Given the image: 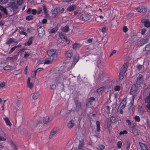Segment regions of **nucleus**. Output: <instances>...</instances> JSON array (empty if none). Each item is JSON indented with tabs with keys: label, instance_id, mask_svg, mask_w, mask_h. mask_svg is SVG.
I'll list each match as a JSON object with an SVG mask.
<instances>
[{
	"label": "nucleus",
	"instance_id": "1",
	"mask_svg": "<svg viewBox=\"0 0 150 150\" xmlns=\"http://www.w3.org/2000/svg\"><path fill=\"white\" fill-rule=\"evenodd\" d=\"M74 103L76 107L72 108L71 110L72 111H78L81 108L82 106L81 102L76 99L74 100Z\"/></svg>",
	"mask_w": 150,
	"mask_h": 150
},
{
	"label": "nucleus",
	"instance_id": "2",
	"mask_svg": "<svg viewBox=\"0 0 150 150\" xmlns=\"http://www.w3.org/2000/svg\"><path fill=\"white\" fill-rule=\"evenodd\" d=\"M56 50L55 49H51L47 51L48 55L51 58L55 59L57 57V54L56 53Z\"/></svg>",
	"mask_w": 150,
	"mask_h": 150
},
{
	"label": "nucleus",
	"instance_id": "3",
	"mask_svg": "<svg viewBox=\"0 0 150 150\" xmlns=\"http://www.w3.org/2000/svg\"><path fill=\"white\" fill-rule=\"evenodd\" d=\"M44 28V26H42L40 25L38 26L37 31L38 36L40 37H42L45 34Z\"/></svg>",
	"mask_w": 150,
	"mask_h": 150
},
{
	"label": "nucleus",
	"instance_id": "4",
	"mask_svg": "<svg viewBox=\"0 0 150 150\" xmlns=\"http://www.w3.org/2000/svg\"><path fill=\"white\" fill-rule=\"evenodd\" d=\"M137 87L135 84H133L131 87L130 93L131 94L134 95L137 93Z\"/></svg>",
	"mask_w": 150,
	"mask_h": 150
},
{
	"label": "nucleus",
	"instance_id": "5",
	"mask_svg": "<svg viewBox=\"0 0 150 150\" xmlns=\"http://www.w3.org/2000/svg\"><path fill=\"white\" fill-rule=\"evenodd\" d=\"M64 75V74H61L60 72H57L55 74V75L54 76H55V81L56 82H58V81L60 80L61 79V77L62 76H63Z\"/></svg>",
	"mask_w": 150,
	"mask_h": 150
},
{
	"label": "nucleus",
	"instance_id": "6",
	"mask_svg": "<svg viewBox=\"0 0 150 150\" xmlns=\"http://www.w3.org/2000/svg\"><path fill=\"white\" fill-rule=\"evenodd\" d=\"M147 8L144 6H141L137 8V11L141 13H144L147 11Z\"/></svg>",
	"mask_w": 150,
	"mask_h": 150
},
{
	"label": "nucleus",
	"instance_id": "7",
	"mask_svg": "<svg viewBox=\"0 0 150 150\" xmlns=\"http://www.w3.org/2000/svg\"><path fill=\"white\" fill-rule=\"evenodd\" d=\"M79 18L81 20L87 21L89 19V16L86 14H82L80 16Z\"/></svg>",
	"mask_w": 150,
	"mask_h": 150
},
{
	"label": "nucleus",
	"instance_id": "8",
	"mask_svg": "<svg viewBox=\"0 0 150 150\" xmlns=\"http://www.w3.org/2000/svg\"><path fill=\"white\" fill-rule=\"evenodd\" d=\"M57 132V130L56 129H54L51 131L48 138L49 139H51Z\"/></svg>",
	"mask_w": 150,
	"mask_h": 150
},
{
	"label": "nucleus",
	"instance_id": "9",
	"mask_svg": "<svg viewBox=\"0 0 150 150\" xmlns=\"http://www.w3.org/2000/svg\"><path fill=\"white\" fill-rule=\"evenodd\" d=\"M126 101L127 98H124L123 99L119 106V107H120V108L123 109L125 107L127 103Z\"/></svg>",
	"mask_w": 150,
	"mask_h": 150
},
{
	"label": "nucleus",
	"instance_id": "10",
	"mask_svg": "<svg viewBox=\"0 0 150 150\" xmlns=\"http://www.w3.org/2000/svg\"><path fill=\"white\" fill-rule=\"evenodd\" d=\"M143 81V76L142 75L139 74L136 83L137 84L140 85L142 83Z\"/></svg>",
	"mask_w": 150,
	"mask_h": 150
},
{
	"label": "nucleus",
	"instance_id": "11",
	"mask_svg": "<svg viewBox=\"0 0 150 150\" xmlns=\"http://www.w3.org/2000/svg\"><path fill=\"white\" fill-rule=\"evenodd\" d=\"M8 6L9 7L14 11H16L17 8L16 4L13 2H11L9 4Z\"/></svg>",
	"mask_w": 150,
	"mask_h": 150
},
{
	"label": "nucleus",
	"instance_id": "12",
	"mask_svg": "<svg viewBox=\"0 0 150 150\" xmlns=\"http://www.w3.org/2000/svg\"><path fill=\"white\" fill-rule=\"evenodd\" d=\"M95 100V98L93 97H91L88 98L87 100L86 105L89 106L91 105L92 103Z\"/></svg>",
	"mask_w": 150,
	"mask_h": 150
},
{
	"label": "nucleus",
	"instance_id": "13",
	"mask_svg": "<svg viewBox=\"0 0 150 150\" xmlns=\"http://www.w3.org/2000/svg\"><path fill=\"white\" fill-rule=\"evenodd\" d=\"M60 10L59 8H57L54 9L52 11V14L53 15L52 17H55Z\"/></svg>",
	"mask_w": 150,
	"mask_h": 150
},
{
	"label": "nucleus",
	"instance_id": "14",
	"mask_svg": "<svg viewBox=\"0 0 150 150\" xmlns=\"http://www.w3.org/2000/svg\"><path fill=\"white\" fill-rule=\"evenodd\" d=\"M84 146V140L83 139H81L79 143V146L78 147L79 150L81 149H83Z\"/></svg>",
	"mask_w": 150,
	"mask_h": 150
},
{
	"label": "nucleus",
	"instance_id": "15",
	"mask_svg": "<svg viewBox=\"0 0 150 150\" xmlns=\"http://www.w3.org/2000/svg\"><path fill=\"white\" fill-rule=\"evenodd\" d=\"M142 23L144 24V26L146 27H149L150 26V22L149 21L147 20L146 19H142L141 21Z\"/></svg>",
	"mask_w": 150,
	"mask_h": 150
},
{
	"label": "nucleus",
	"instance_id": "16",
	"mask_svg": "<svg viewBox=\"0 0 150 150\" xmlns=\"http://www.w3.org/2000/svg\"><path fill=\"white\" fill-rule=\"evenodd\" d=\"M73 55V53L71 51H69L66 52L65 55L66 57L67 58H70Z\"/></svg>",
	"mask_w": 150,
	"mask_h": 150
},
{
	"label": "nucleus",
	"instance_id": "17",
	"mask_svg": "<svg viewBox=\"0 0 150 150\" xmlns=\"http://www.w3.org/2000/svg\"><path fill=\"white\" fill-rule=\"evenodd\" d=\"M142 150H149L147 146L144 144L139 142Z\"/></svg>",
	"mask_w": 150,
	"mask_h": 150
},
{
	"label": "nucleus",
	"instance_id": "18",
	"mask_svg": "<svg viewBox=\"0 0 150 150\" xmlns=\"http://www.w3.org/2000/svg\"><path fill=\"white\" fill-rule=\"evenodd\" d=\"M74 120H72L69 121L68 124H67V127L69 128H71L74 126Z\"/></svg>",
	"mask_w": 150,
	"mask_h": 150
},
{
	"label": "nucleus",
	"instance_id": "19",
	"mask_svg": "<svg viewBox=\"0 0 150 150\" xmlns=\"http://www.w3.org/2000/svg\"><path fill=\"white\" fill-rule=\"evenodd\" d=\"M145 100V103H147L146 107L149 109H150V99L147 97Z\"/></svg>",
	"mask_w": 150,
	"mask_h": 150
},
{
	"label": "nucleus",
	"instance_id": "20",
	"mask_svg": "<svg viewBox=\"0 0 150 150\" xmlns=\"http://www.w3.org/2000/svg\"><path fill=\"white\" fill-rule=\"evenodd\" d=\"M104 77V75L102 71H100L99 75L98 76V79L100 80H102Z\"/></svg>",
	"mask_w": 150,
	"mask_h": 150
},
{
	"label": "nucleus",
	"instance_id": "21",
	"mask_svg": "<svg viewBox=\"0 0 150 150\" xmlns=\"http://www.w3.org/2000/svg\"><path fill=\"white\" fill-rule=\"evenodd\" d=\"M128 66V64L127 63H125L121 69V70L125 72Z\"/></svg>",
	"mask_w": 150,
	"mask_h": 150
},
{
	"label": "nucleus",
	"instance_id": "22",
	"mask_svg": "<svg viewBox=\"0 0 150 150\" xmlns=\"http://www.w3.org/2000/svg\"><path fill=\"white\" fill-rule=\"evenodd\" d=\"M54 59L53 58H51L50 57L47 58L45 61L44 63L46 64H48L51 63Z\"/></svg>",
	"mask_w": 150,
	"mask_h": 150
},
{
	"label": "nucleus",
	"instance_id": "23",
	"mask_svg": "<svg viewBox=\"0 0 150 150\" xmlns=\"http://www.w3.org/2000/svg\"><path fill=\"white\" fill-rule=\"evenodd\" d=\"M125 72H124L120 70V71L119 73V80L120 81H121L124 78V76L125 75Z\"/></svg>",
	"mask_w": 150,
	"mask_h": 150
},
{
	"label": "nucleus",
	"instance_id": "24",
	"mask_svg": "<svg viewBox=\"0 0 150 150\" xmlns=\"http://www.w3.org/2000/svg\"><path fill=\"white\" fill-rule=\"evenodd\" d=\"M0 10L5 14L6 15H7L8 14V12L7 9L6 8L3 7L1 6H0Z\"/></svg>",
	"mask_w": 150,
	"mask_h": 150
},
{
	"label": "nucleus",
	"instance_id": "25",
	"mask_svg": "<svg viewBox=\"0 0 150 150\" xmlns=\"http://www.w3.org/2000/svg\"><path fill=\"white\" fill-rule=\"evenodd\" d=\"M4 120L7 125H8L9 126H11V123L8 117L4 118Z\"/></svg>",
	"mask_w": 150,
	"mask_h": 150
},
{
	"label": "nucleus",
	"instance_id": "26",
	"mask_svg": "<svg viewBox=\"0 0 150 150\" xmlns=\"http://www.w3.org/2000/svg\"><path fill=\"white\" fill-rule=\"evenodd\" d=\"M76 7V5H72V6H70L67 8V10L69 11H71L74 10Z\"/></svg>",
	"mask_w": 150,
	"mask_h": 150
},
{
	"label": "nucleus",
	"instance_id": "27",
	"mask_svg": "<svg viewBox=\"0 0 150 150\" xmlns=\"http://www.w3.org/2000/svg\"><path fill=\"white\" fill-rule=\"evenodd\" d=\"M32 40H33V37H31L28 40V41L26 42L24 44V45H28L29 46L31 45V44L32 43Z\"/></svg>",
	"mask_w": 150,
	"mask_h": 150
},
{
	"label": "nucleus",
	"instance_id": "28",
	"mask_svg": "<svg viewBox=\"0 0 150 150\" xmlns=\"http://www.w3.org/2000/svg\"><path fill=\"white\" fill-rule=\"evenodd\" d=\"M81 46L80 44L78 43H76L73 45V48L75 49L79 48Z\"/></svg>",
	"mask_w": 150,
	"mask_h": 150
},
{
	"label": "nucleus",
	"instance_id": "29",
	"mask_svg": "<svg viewBox=\"0 0 150 150\" xmlns=\"http://www.w3.org/2000/svg\"><path fill=\"white\" fill-rule=\"evenodd\" d=\"M132 132L135 136H136L139 135L138 130L136 128L132 129Z\"/></svg>",
	"mask_w": 150,
	"mask_h": 150
},
{
	"label": "nucleus",
	"instance_id": "30",
	"mask_svg": "<svg viewBox=\"0 0 150 150\" xmlns=\"http://www.w3.org/2000/svg\"><path fill=\"white\" fill-rule=\"evenodd\" d=\"M62 31L64 32H68L69 30V28L68 25H66L65 27H63L62 29Z\"/></svg>",
	"mask_w": 150,
	"mask_h": 150
},
{
	"label": "nucleus",
	"instance_id": "31",
	"mask_svg": "<svg viewBox=\"0 0 150 150\" xmlns=\"http://www.w3.org/2000/svg\"><path fill=\"white\" fill-rule=\"evenodd\" d=\"M39 95V93L38 92L34 93L33 96V98L34 100L37 99Z\"/></svg>",
	"mask_w": 150,
	"mask_h": 150
},
{
	"label": "nucleus",
	"instance_id": "32",
	"mask_svg": "<svg viewBox=\"0 0 150 150\" xmlns=\"http://www.w3.org/2000/svg\"><path fill=\"white\" fill-rule=\"evenodd\" d=\"M79 58L78 56H75L74 57V62L73 64H75L77 62L79 59Z\"/></svg>",
	"mask_w": 150,
	"mask_h": 150
},
{
	"label": "nucleus",
	"instance_id": "33",
	"mask_svg": "<svg viewBox=\"0 0 150 150\" xmlns=\"http://www.w3.org/2000/svg\"><path fill=\"white\" fill-rule=\"evenodd\" d=\"M97 131L98 132L100 131V123L98 121H96Z\"/></svg>",
	"mask_w": 150,
	"mask_h": 150
},
{
	"label": "nucleus",
	"instance_id": "34",
	"mask_svg": "<svg viewBox=\"0 0 150 150\" xmlns=\"http://www.w3.org/2000/svg\"><path fill=\"white\" fill-rule=\"evenodd\" d=\"M59 36L60 38L63 40L65 41V40H67V38L65 37V36L62 33H60L59 34Z\"/></svg>",
	"mask_w": 150,
	"mask_h": 150
},
{
	"label": "nucleus",
	"instance_id": "35",
	"mask_svg": "<svg viewBox=\"0 0 150 150\" xmlns=\"http://www.w3.org/2000/svg\"><path fill=\"white\" fill-rule=\"evenodd\" d=\"M49 118L48 117H46L44 118L43 122L44 124H46L49 121Z\"/></svg>",
	"mask_w": 150,
	"mask_h": 150
},
{
	"label": "nucleus",
	"instance_id": "36",
	"mask_svg": "<svg viewBox=\"0 0 150 150\" xmlns=\"http://www.w3.org/2000/svg\"><path fill=\"white\" fill-rule=\"evenodd\" d=\"M137 44L139 46H141L142 45H143L144 44L143 42V41H142V39H141L140 40H138L137 41Z\"/></svg>",
	"mask_w": 150,
	"mask_h": 150
},
{
	"label": "nucleus",
	"instance_id": "37",
	"mask_svg": "<svg viewBox=\"0 0 150 150\" xmlns=\"http://www.w3.org/2000/svg\"><path fill=\"white\" fill-rule=\"evenodd\" d=\"M145 48L146 51H149L150 53V44L146 45Z\"/></svg>",
	"mask_w": 150,
	"mask_h": 150
},
{
	"label": "nucleus",
	"instance_id": "38",
	"mask_svg": "<svg viewBox=\"0 0 150 150\" xmlns=\"http://www.w3.org/2000/svg\"><path fill=\"white\" fill-rule=\"evenodd\" d=\"M12 68V66L10 65L6 66L3 67V69L5 70H8L11 69Z\"/></svg>",
	"mask_w": 150,
	"mask_h": 150
},
{
	"label": "nucleus",
	"instance_id": "39",
	"mask_svg": "<svg viewBox=\"0 0 150 150\" xmlns=\"http://www.w3.org/2000/svg\"><path fill=\"white\" fill-rule=\"evenodd\" d=\"M14 42V39L13 38H10L8 41L6 42V43L7 45H9Z\"/></svg>",
	"mask_w": 150,
	"mask_h": 150
},
{
	"label": "nucleus",
	"instance_id": "40",
	"mask_svg": "<svg viewBox=\"0 0 150 150\" xmlns=\"http://www.w3.org/2000/svg\"><path fill=\"white\" fill-rule=\"evenodd\" d=\"M43 8L44 14L45 15H46L47 11L46 6L45 5L43 6Z\"/></svg>",
	"mask_w": 150,
	"mask_h": 150
},
{
	"label": "nucleus",
	"instance_id": "41",
	"mask_svg": "<svg viewBox=\"0 0 150 150\" xmlns=\"http://www.w3.org/2000/svg\"><path fill=\"white\" fill-rule=\"evenodd\" d=\"M19 54L17 52L16 53V54H15L13 57V60H16L17 59L18 57L19 56Z\"/></svg>",
	"mask_w": 150,
	"mask_h": 150
},
{
	"label": "nucleus",
	"instance_id": "42",
	"mask_svg": "<svg viewBox=\"0 0 150 150\" xmlns=\"http://www.w3.org/2000/svg\"><path fill=\"white\" fill-rule=\"evenodd\" d=\"M126 145L127 146L126 148V149L127 150L129 149L130 148V142L128 141H126Z\"/></svg>",
	"mask_w": 150,
	"mask_h": 150
},
{
	"label": "nucleus",
	"instance_id": "43",
	"mask_svg": "<svg viewBox=\"0 0 150 150\" xmlns=\"http://www.w3.org/2000/svg\"><path fill=\"white\" fill-rule=\"evenodd\" d=\"M107 127V128H109L110 127L111 125V123L109 119L107 120V122L106 123Z\"/></svg>",
	"mask_w": 150,
	"mask_h": 150
},
{
	"label": "nucleus",
	"instance_id": "44",
	"mask_svg": "<svg viewBox=\"0 0 150 150\" xmlns=\"http://www.w3.org/2000/svg\"><path fill=\"white\" fill-rule=\"evenodd\" d=\"M33 16H31V15H30V16H27L26 18V20L29 21V20H30L32 19H33Z\"/></svg>",
	"mask_w": 150,
	"mask_h": 150
},
{
	"label": "nucleus",
	"instance_id": "45",
	"mask_svg": "<svg viewBox=\"0 0 150 150\" xmlns=\"http://www.w3.org/2000/svg\"><path fill=\"white\" fill-rule=\"evenodd\" d=\"M105 146L103 145H100L98 146V147H97V148L98 150H102L104 149Z\"/></svg>",
	"mask_w": 150,
	"mask_h": 150
},
{
	"label": "nucleus",
	"instance_id": "46",
	"mask_svg": "<svg viewBox=\"0 0 150 150\" xmlns=\"http://www.w3.org/2000/svg\"><path fill=\"white\" fill-rule=\"evenodd\" d=\"M28 86L30 88H32L33 87V84L32 82L27 83Z\"/></svg>",
	"mask_w": 150,
	"mask_h": 150
},
{
	"label": "nucleus",
	"instance_id": "47",
	"mask_svg": "<svg viewBox=\"0 0 150 150\" xmlns=\"http://www.w3.org/2000/svg\"><path fill=\"white\" fill-rule=\"evenodd\" d=\"M36 71L35 70L32 71L31 73V76L33 77H36Z\"/></svg>",
	"mask_w": 150,
	"mask_h": 150
},
{
	"label": "nucleus",
	"instance_id": "48",
	"mask_svg": "<svg viewBox=\"0 0 150 150\" xmlns=\"http://www.w3.org/2000/svg\"><path fill=\"white\" fill-rule=\"evenodd\" d=\"M57 30V28H54L51 29L50 31V32L52 33H54L56 32Z\"/></svg>",
	"mask_w": 150,
	"mask_h": 150
},
{
	"label": "nucleus",
	"instance_id": "49",
	"mask_svg": "<svg viewBox=\"0 0 150 150\" xmlns=\"http://www.w3.org/2000/svg\"><path fill=\"white\" fill-rule=\"evenodd\" d=\"M6 82H3L0 84V87L1 88H5L6 85Z\"/></svg>",
	"mask_w": 150,
	"mask_h": 150
},
{
	"label": "nucleus",
	"instance_id": "50",
	"mask_svg": "<svg viewBox=\"0 0 150 150\" xmlns=\"http://www.w3.org/2000/svg\"><path fill=\"white\" fill-rule=\"evenodd\" d=\"M122 143L121 142H118L117 143V147L119 149H120L122 145Z\"/></svg>",
	"mask_w": 150,
	"mask_h": 150
},
{
	"label": "nucleus",
	"instance_id": "51",
	"mask_svg": "<svg viewBox=\"0 0 150 150\" xmlns=\"http://www.w3.org/2000/svg\"><path fill=\"white\" fill-rule=\"evenodd\" d=\"M8 0H0V4H5L7 2Z\"/></svg>",
	"mask_w": 150,
	"mask_h": 150
},
{
	"label": "nucleus",
	"instance_id": "52",
	"mask_svg": "<svg viewBox=\"0 0 150 150\" xmlns=\"http://www.w3.org/2000/svg\"><path fill=\"white\" fill-rule=\"evenodd\" d=\"M110 121L112 123H115L116 121V119L114 117L112 116L110 117Z\"/></svg>",
	"mask_w": 150,
	"mask_h": 150
},
{
	"label": "nucleus",
	"instance_id": "53",
	"mask_svg": "<svg viewBox=\"0 0 150 150\" xmlns=\"http://www.w3.org/2000/svg\"><path fill=\"white\" fill-rule=\"evenodd\" d=\"M81 13V11H75L74 12V15H79Z\"/></svg>",
	"mask_w": 150,
	"mask_h": 150
},
{
	"label": "nucleus",
	"instance_id": "54",
	"mask_svg": "<svg viewBox=\"0 0 150 150\" xmlns=\"http://www.w3.org/2000/svg\"><path fill=\"white\" fill-rule=\"evenodd\" d=\"M34 123H35V124L33 125V126L34 127H36L40 123V122L39 121L36 120L34 122Z\"/></svg>",
	"mask_w": 150,
	"mask_h": 150
},
{
	"label": "nucleus",
	"instance_id": "55",
	"mask_svg": "<svg viewBox=\"0 0 150 150\" xmlns=\"http://www.w3.org/2000/svg\"><path fill=\"white\" fill-rule=\"evenodd\" d=\"M104 87H101L98 89L97 91V92L99 93H100L104 88Z\"/></svg>",
	"mask_w": 150,
	"mask_h": 150
},
{
	"label": "nucleus",
	"instance_id": "56",
	"mask_svg": "<svg viewBox=\"0 0 150 150\" xmlns=\"http://www.w3.org/2000/svg\"><path fill=\"white\" fill-rule=\"evenodd\" d=\"M130 128L132 129L136 128V126L132 123H131L129 125Z\"/></svg>",
	"mask_w": 150,
	"mask_h": 150
},
{
	"label": "nucleus",
	"instance_id": "57",
	"mask_svg": "<svg viewBox=\"0 0 150 150\" xmlns=\"http://www.w3.org/2000/svg\"><path fill=\"white\" fill-rule=\"evenodd\" d=\"M6 59L8 60H11V62H14V60H13V57H8Z\"/></svg>",
	"mask_w": 150,
	"mask_h": 150
},
{
	"label": "nucleus",
	"instance_id": "58",
	"mask_svg": "<svg viewBox=\"0 0 150 150\" xmlns=\"http://www.w3.org/2000/svg\"><path fill=\"white\" fill-rule=\"evenodd\" d=\"M135 119L136 121L138 122H139L140 121V117L138 116H135Z\"/></svg>",
	"mask_w": 150,
	"mask_h": 150
},
{
	"label": "nucleus",
	"instance_id": "59",
	"mask_svg": "<svg viewBox=\"0 0 150 150\" xmlns=\"http://www.w3.org/2000/svg\"><path fill=\"white\" fill-rule=\"evenodd\" d=\"M17 2L18 4L19 5H21L23 3L22 0H17Z\"/></svg>",
	"mask_w": 150,
	"mask_h": 150
},
{
	"label": "nucleus",
	"instance_id": "60",
	"mask_svg": "<svg viewBox=\"0 0 150 150\" xmlns=\"http://www.w3.org/2000/svg\"><path fill=\"white\" fill-rule=\"evenodd\" d=\"M123 31L124 33H126L128 30V28L126 26H125L123 28Z\"/></svg>",
	"mask_w": 150,
	"mask_h": 150
},
{
	"label": "nucleus",
	"instance_id": "61",
	"mask_svg": "<svg viewBox=\"0 0 150 150\" xmlns=\"http://www.w3.org/2000/svg\"><path fill=\"white\" fill-rule=\"evenodd\" d=\"M37 13V10L36 9H33L31 11V13L33 15H35Z\"/></svg>",
	"mask_w": 150,
	"mask_h": 150
},
{
	"label": "nucleus",
	"instance_id": "62",
	"mask_svg": "<svg viewBox=\"0 0 150 150\" xmlns=\"http://www.w3.org/2000/svg\"><path fill=\"white\" fill-rule=\"evenodd\" d=\"M142 40L143 41L144 44L146 43L149 41V40L148 38H146L145 39H143Z\"/></svg>",
	"mask_w": 150,
	"mask_h": 150
},
{
	"label": "nucleus",
	"instance_id": "63",
	"mask_svg": "<svg viewBox=\"0 0 150 150\" xmlns=\"http://www.w3.org/2000/svg\"><path fill=\"white\" fill-rule=\"evenodd\" d=\"M120 87L119 86H116L115 87V91H119L120 90Z\"/></svg>",
	"mask_w": 150,
	"mask_h": 150
},
{
	"label": "nucleus",
	"instance_id": "64",
	"mask_svg": "<svg viewBox=\"0 0 150 150\" xmlns=\"http://www.w3.org/2000/svg\"><path fill=\"white\" fill-rule=\"evenodd\" d=\"M42 11V8H38V9L37 13L38 14H40Z\"/></svg>",
	"mask_w": 150,
	"mask_h": 150
}]
</instances>
